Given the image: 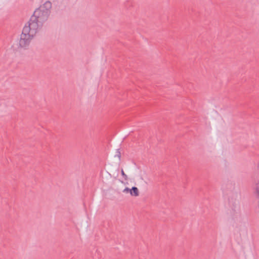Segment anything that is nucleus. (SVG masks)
Here are the masks:
<instances>
[{
	"instance_id": "obj_7",
	"label": "nucleus",
	"mask_w": 259,
	"mask_h": 259,
	"mask_svg": "<svg viewBox=\"0 0 259 259\" xmlns=\"http://www.w3.org/2000/svg\"><path fill=\"white\" fill-rule=\"evenodd\" d=\"M131 189H130L127 187L125 188L124 190H123V192H130L131 193Z\"/></svg>"
},
{
	"instance_id": "obj_6",
	"label": "nucleus",
	"mask_w": 259,
	"mask_h": 259,
	"mask_svg": "<svg viewBox=\"0 0 259 259\" xmlns=\"http://www.w3.org/2000/svg\"><path fill=\"white\" fill-rule=\"evenodd\" d=\"M116 156H117L119 159H120V158H121V153H120V152L119 151V149H118L117 150V151H116Z\"/></svg>"
},
{
	"instance_id": "obj_4",
	"label": "nucleus",
	"mask_w": 259,
	"mask_h": 259,
	"mask_svg": "<svg viewBox=\"0 0 259 259\" xmlns=\"http://www.w3.org/2000/svg\"><path fill=\"white\" fill-rule=\"evenodd\" d=\"M131 195L134 196H138L139 195L138 189L136 187H133L131 189Z\"/></svg>"
},
{
	"instance_id": "obj_5",
	"label": "nucleus",
	"mask_w": 259,
	"mask_h": 259,
	"mask_svg": "<svg viewBox=\"0 0 259 259\" xmlns=\"http://www.w3.org/2000/svg\"><path fill=\"white\" fill-rule=\"evenodd\" d=\"M121 174L123 178H124V180L126 181L127 180V176L124 173L123 170L122 169L121 170Z\"/></svg>"
},
{
	"instance_id": "obj_8",
	"label": "nucleus",
	"mask_w": 259,
	"mask_h": 259,
	"mask_svg": "<svg viewBox=\"0 0 259 259\" xmlns=\"http://www.w3.org/2000/svg\"><path fill=\"white\" fill-rule=\"evenodd\" d=\"M235 207H236V206H234V208H235ZM233 210L234 211H235V208L233 209Z\"/></svg>"
},
{
	"instance_id": "obj_1",
	"label": "nucleus",
	"mask_w": 259,
	"mask_h": 259,
	"mask_svg": "<svg viewBox=\"0 0 259 259\" xmlns=\"http://www.w3.org/2000/svg\"><path fill=\"white\" fill-rule=\"evenodd\" d=\"M51 8L52 3L50 1H47L36 9L27 22V24L32 28V30H37L38 28L42 26L43 23L48 20Z\"/></svg>"
},
{
	"instance_id": "obj_3",
	"label": "nucleus",
	"mask_w": 259,
	"mask_h": 259,
	"mask_svg": "<svg viewBox=\"0 0 259 259\" xmlns=\"http://www.w3.org/2000/svg\"><path fill=\"white\" fill-rule=\"evenodd\" d=\"M254 193L257 198H259V182H255V186L253 187Z\"/></svg>"
},
{
	"instance_id": "obj_2",
	"label": "nucleus",
	"mask_w": 259,
	"mask_h": 259,
	"mask_svg": "<svg viewBox=\"0 0 259 259\" xmlns=\"http://www.w3.org/2000/svg\"><path fill=\"white\" fill-rule=\"evenodd\" d=\"M37 30H32V28L29 25L26 24L24 27L22 32L21 34L19 46L21 48H26L28 47L33 36L36 33Z\"/></svg>"
}]
</instances>
